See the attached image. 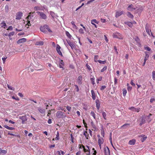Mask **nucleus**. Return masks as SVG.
Instances as JSON below:
<instances>
[{
  "label": "nucleus",
  "mask_w": 155,
  "mask_h": 155,
  "mask_svg": "<svg viewBox=\"0 0 155 155\" xmlns=\"http://www.w3.org/2000/svg\"><path fill=\"white\" fill-rule=\"evenodd\" d=\"M56 116L58 118H64L66 117L64 113L61 111H57L56 113Z\"/></svg>",
  "instance_id": "f257e3e1"
},
{
  "label": "nucleus",
  "mask_w": 155,
  "mask_h": 155,
  "mask_svg": "<svg viewBox=\"0 0 155 155\" xmlns=\"http://www.w3.org/2000/svg\"><path fill=\"white\" fill-rule=\"evenodd\" d=\"M113 37L114 38L120 39H123L122 35L119 33H114L113 35Z\"/></svg>",
  "instance_id": "f03ea898"
},
{
  "label": "nucleus",
  "mask_w": 155,
  "mask_h": 155,
  "mask_svg": "<svg viewBox=\"0 0 155 155\" xmlns=\"http://www.w3.org/2000/svg\"><path fill=\"white\" fill-rule=\"evenodd\" d=\"M145 30H146V32L149 35H150V33L151 32V35L153 37H154L153 35V34L151 32V30H149V25L148 23H147L146 24V25H145Z\"/></svg>",
  "instance_id": "7ed1b4c3"
},
{
  "label": "nucleus",
  "mask_w": 155,
  "mask_h": 155,
  "mask_svg": "<svg viewBox=\"0 0 155 155\" xmlns=\"http://www.w3.org/2000/svg\"><path fill=\"white\" fill-rule=\"evenodd\" d=\"M36 13L39 15L41 18L45 20L46 19L47 17L46 15L43 12H37Z\"/></svg>",
  "instance_id": "20e7f679"
},
{
  "label": "nucleus",
  "mask_w": 155,
  "mask_h": 155,
  "mask_svg": "<svg viewBox=\"0 0 155 155\" xmlns=\"http://www.w3.org/2000/svg\"><path fill=\"white\" fill-rule=\"evenodd\" d=\"M22 13L21 12H19L16 14V17L15 19L16 20H20L22 16Z\"/></svg>",
  "instance_id": "39448f33"
},
{
  "label": "nucleus",
  "mask_w": 155,
  "mask_h": 155,
  "mask_svg": "<svg viewBox=\"0 0 155 155\" xmlns=\"http://www.w3.org/2000/svg\"><path fill=\"white\" fill-rule=\"evenodd\" d=\"M104 154L105 155H109L110 154L109 148L107 146H106L104 147Z\"/></svg>",
  "instance_id": "423d86ee"
},
{
  "label": "nucleus",
  "mask_w": 155,
  "mask_h": 155,
  "mask_svg": "<svg viewBox=\"0 0 155 155\" xmlns=\"http://www.w3.org/2000/svg\"><path fill=\"white\" fill-rule=\"evenodd\" d=\"M61 48V47L58 44L57 45L56 50L57 51V53L59 54V55H61V56H63L62 53L60 50Z\"/></svg>",
  "instance_id": "0eeeda50"
},
{
  "label": "nucleus",
  "mask_w": 155,
  "mask_h": 155,
  "mask_svg": "<svg viewBox=\"0 0 155 155\" xmlns=\"http://www.w3.org/2000/svg\"><path fill=\"white\" fill-rule=\"evenodd\" d=\"M19 118L20 119L22 120V124H24L25 122L27 120V118L26 115L20 116L19 117Z\"/></svg>",
  "instance_id": "6e6552de"
},
{
  "label": "nucleus",
  "mask_w": 155,
  "mask_h": 155,
  "mask_svg": "<svg viewBox=\"0 0 155 155\" xmlns=\"http://www.w3.org/2000/svg\"><path fill=\"white\" fill-rule=\"evenodd\" d=\"M59 66L60 68H62L63 70L64 69L63 67L64 66V63L62 60H60Z\"/></svg>",
  "instance_id": "1a4fd4ad"
},
{
  "label": "nucleus",
  "mask_w": 155,
  "mask_h": 155,
  "mask_svg": "<svg viewBox=\"0 0 155 155\" xmlns=\"http://www.w3.org/2000/svg\"><path fill=\"white\" fill-rule=\"evenodd\" d=\"M38 109L40 113L44 115L45 114V109L41 108V107H38Z\"/></svg>",
  "instance_id": "9d476101"
},
{
  "label": "nucleus",
  "mask_w": 155,
  "mask_h": 155,
  "mask_svg": "<svg viewBox=\"0 0 155 155\" xmlns=\"http://www.w3.org/2000/svg\"><path fill=\"white\" fill-rule=\"evenodd\" d=\"M26 41V39L25 38H23L18 40L17 42L18 44L22 43L25 42Z\"/></svg>",
  "instance_id": "9b49d317"
},
{
  "label": "nucleus",
  "mask_w": 155,
  "mask_h": 155,
  "mask_svg": "<svg viewBox=\"0 0 155 155\" xmlns=\"http://www.w3.org/2000/svg\"><path fill=\"white\" fill-rule=\"evenodd\" d=\"M95 103L97 108L98 110H99L100 106V103L99 101L97 99L95 101Z\"/></svg>",
  "instance_id": "f8f14e48"
},
{
  "label": "nucleus",
  "mask_w": 155,
  "mask_h": 155,
  "mask_svg": "<svg viewBox=\"0 0 155 155\" xmlns=\"http://www.w3.org/2000/svg\"><path fill=\"white\" fill-rule=\"evenodd\" d=\"M92 97L93 99L94 100H95L96 99V95L94 91L92 90L91 91Z\"/></svg>",
  "instance_id": "ddd939ff"
},
{
  "label": "nucleus",
  "mask_w": 155,
  "mask_h": 155,
  "mask_svg": "<svg viewBox=\"0 0 155 155\" xmlns=\"http://www.w3.org/2000/svg\"><path fill=\"white\" fill-rule=\"evenodd\" d=\"M136 142V140L135 139L130 140L128 144L130 145H134L135 144Z\"/></svg>",
  "instance_id": "4468645a"
},
{
  "label": "nucleus",
  "mask_w": 155,
  "mask_h": 155,
  "mask_svg": "<svg viewBox=\"0 0 155 155\" xmlns=\"http://www.w3.org/2000/svg\"><path fill=\"white\" fill-rule=\"evenodd\" d=\"M124 13V12L123 11H122L121 12H117L116 13L115 17L116 18H118L119 16L123 14Z\"/></svg>",
  "instance_id": "2eb2a0df"
},
{
  "label": "nucleus",
  "mask_w": 155,
  "mask_h": 155,
  "mask_svg": "<svg viewBox=\"0 0 155 155\" xmlns=\"http://www.w3.org/2000/svg\"><path fill=\"white\" fill-rule=\"evenodd\" d=\"M82 77L81 76H79L77 79V81L79 84H82Z\"/></svg>",
  "instance_id": "dca6fc26"
},
{
  "label": "nucleus",
  "mask_w": 155,
  "mask_h": 155,
  "mask_svg": "<svg viewBox=\"0 0 155 155\" xmlns=\"http://www.w3.org/2000/svg\"><path fill=\"white\" fill-rule=\"evenodd\" d=\"M67 42L69 45L71 47V48L73 49L74 46V45L73 43L71 42L70 40L67 41Z\"/></svg>",
  "instance_id": "f3484780"
},
{
  "label": "nucleus",
  "mask_w": 155,
  "mask_h": 155,
  "mask_svg": "<svg viewBox=\"0 0 155 155\" xmlns=\"http://www.w3.org/2000/svg\"><path fill=\"white\" fill-rule=\"evenodd\" d=\"M95 23L97 24H98V22L96 19H93V20H92L91 21V23L92 25H94L95 28H97V25L95 24V23Z\"/></svg>",
  "instance_id": "a211bd4d"
},
{
  "label": "nucleus",
  "mask_w": 155,
  "mask_h": 155,
  "mask_svg": "<svg viewBox=\"0 0 155 155\" xmlns=\"http://www.w3.org/2000/svg\"><path fill=\"white\" fill-rule=\"evenodd\" d=\"M6 26V25L5 21H3L0 24V28H5V27Z\"/></svg>",
  "instance_id": "6ab92c4d"
},
{
  "label": "nucleus",
  "mask_w": 155,
  "mask_h": 155,
  "mask_svg": "<svg viewBox=\"0 0 155 155\" xmlns=\"http://www.w3.org/2000/svg\"><path fill=\"white\" fill-rule=\"evenodd\" d=\"M104 142V139L102 137H100L98 138V144H102Z\"/></svg>",
  "instance_id": "aec40b11"
},
{
  "label": "nucleus",
  "mask_w": 155,
  "mask_h": 155,
  "mask_svg": "<svg viewBox=\"0 0 155 155\" xmlns=\"http://www.w3.org/2000/svg\"><path fill=\"white\" fill-rule=\"evenodd\" d=\"M124 24L126 25H128L129 27H132L133 26V23L130 21H127V22H124Z\"/></svg>",
  "instance_id": "412c9836"
},
{
  "label": "nucleus",
  "mask_w": 155,
  "mask_h": 155,
  "mask_svg": "<svg viewBox=\"0 0 155 155\" xmlns=\"http://www.w3.org/2000/svg\"><path fill=\"white\" fill-rule=\"evenodd\" d=\"M145 58H144V60H145V61H147L148 59L149 58V54H148L149 53L148 52L146 51L145 52Z\"/></svg>",
  "instance_id": "4be33fe9"
},
{
  "label": "nucleus",
  "mask_w": 155,
  "mask_h": 155,
  "mask_svg": "<svg viewBox=\"0 0 155 155\" xmlns=\"http://www.w3.org/2000/svg\"><path fill=\"white\" fill-rule=\"evenodd\" d=\"M59 132L58 131H57V133L56 137L55 138H53L52 139V140H59Z\"/></svg>",
  "instance_id": "5701e85b"
},
{
  "label": "nucleus",
  "mask_w": 155,
  "mask_h": 155,
  "mask_svg": "<svg viewBox=\"0 0 155 155\" xmlns=\"http://www.w3.org/2000/svg\"><path fill=\"white\" fill-rule=\"evenodd\" d=\"M132 6V5H129L128 7L127 8V10L129 11H133V10L135 9V8H133Z\"/></svg>",
  "instance_id": "b1692460"
},
{
  "label": "nucleus",
  "mask_w": 155,
  "mask_h": 155,
  "mask_svg": "<svg viewBox=\"0 0 155 155\" xmlns=\"http://www.w3.org/2000/svg\"><path fill=\"white\" fill-rule=\"evenodd\" d=\"M83 151L84 152H90L89 147L88 146H86V148H85V149H84Z\"/></svg>",
  "instance_id": "393cba45"
},
{
  "label": "nucleus",
  "mask_w": 155,
  "mask_h": 155,
  "mask_svg": "<svg viewBox=\"0 0 155 155\" xmlns=\"http://www.w3.org/2000/svg\"><path fill=\"white\" fill-rule=\"evenodd\" d=\"M127 15L129 18H134V16L129 12H127Z\"/></svg>",
  "instance_id": "a878e982"
},
{
  "label": "nucleus",
  "mask_w": 155,
  "mask_h": 155,
  "mask_svg": "<svg viewBox=\"0 0 155 155\" xmlns=\"http://www.w3.org/2000/svg\"><path fill=\"white\" fill-rule=\"evenodd\" d=\"M91 125L92 127V130L94 131L97 128L96 126L93 123H91Z\"/></svg>",
  "instance_id": "bb28decb"
},
{
  "label": "nucleus",
  "mask_w": 155,
  "mask_h": 155,
  "mask_svg": "<svg viewBox=\"0 0 155 155\" xmlns=\"http://www.w3.org/2000/svg\"><path fill=\"white\" fill-rule=\"evenodd\" d=\"M90 115L91 116H92L95 119H96V115L95 114V113L94 112L92 111L90 113Z\"/></svg>",
  "instance_id": "cd10ccee"
},
{
  "label": "nucleus",
  "mask_w": 155,
  "mask_h": 155,
  "mask_svg": "<svg viewBox=\"0 0 155 155\" xmlns=\"http://www.w3.org/2000/svg\"><path fill=\"white\" fill-rule=\"evenodd\" d=\"M102 115L104 119L105 120H107V114L106 113L104 112H103L102 113Z\"/></svg>",
  "instance_id": "c85d7f7f"
},
{
  "label": "nucleus",
  "mask_w": 155,
  "mask_h": 155,
  "mask_svg": "<svg viewBox=\"0 0 155 155\" xmlns=\"http://www.w3.org/2000/svg\"><path fill=\"white\" fill-rule=\"evenodd\" d=\"M7 153V151L5 150H2L0 148V154H5Z\"/></svg>",
  "instance_id": "c756f323"
},
{
  "label": "nucleus",
  "mask_w": 155,
  "mask_h": 155,
  "mask_svg": "<svg viewBox=\"0 0 155 155\" xmlns=\"http://www.w3.org/2000/svg\"><path fill=\"white\" fill-rule=\"evenodd\" d=\"M98 56L97 55H96L94 57V61L95 62H98L99 60H98Z\"/></svg>",
  "instance_id": "7c9ffc66"
},
{
  "label": "nucleus",
  "mask_w": 155,
  "mask_h": 155,
  "mask_svg": "<svg viewBox=\"0 0 155 155\" xmlns=\"http://www.w3.org/2000/svg\"><path fill=\"white\" fill-rule=\"evenodd\" d=\"M44 27H45L46 28V29L47 30L50 32H52V31L49 28L48 26L47 25H45L44 26Z\"/></svg>",
  "instance_id": "2f4dec72"
},
{
  "label": "nucleus",
  "mask_w": 155,
  "mask_h": 155,
  "mask_svg": "<svg viewBox=\"0 0 155 155\" xmlns=\"http://www.w3.org/2000/svg\"><path fill=\"white\" fill-rule=\"evenodd\" d=\"M147 138V137L145 135L140 140L142 142H143L146 140Z\"/></svg>",
  "instance_id": "473e14b6"
},
{
  "label": "nucleus",
  "mask_w": 155,
  "mask_h": 155,
  "mask_svg": "<svg viewBox=\"0 0 155 155\" xmlns=\"http://www.w3.org/2000/svg\"><path fill=\"white\" fill-rule=\"evenodd\" d=\"M34 9L35 11H38V10H41L42 9H41L40 7L39 6H35L34 7Z\"/></svg>",
  "instance_id": "72a5a7b5"
},
{
  "label": "nucleus",
  "mask_w": 155,
  "mask_h": 155,
  "mask_svg": "<svg viewBox=\"0 0 155 155\" xmlns=\"http://www.w3.org/2000/svg\"><path fill=\"white\" fill-rule=\"evenodd\" d=\"M87 134V132L86 131H84V135L85 137L87 139H88V137H89V134Z\"/></svg>",
  "instance_id": "f704fd0d"
},
{
  "label": "nucleus",
  "mask_w": 155,
  "mask_h": 155,
  "mask_svg": "<svg viewBox=\"0 0 155 155\" xmlns=\"http://www.w3.org/2000/svg\"><path fill=\"white\" fill-rule=\"evenodd\" d=\"M65 34L69 38H71V36L68 31H66L65 32Z\"/></svg>",
  "instance_id": "c9c22d12"
},
{
  "label": "nucleus",
  "mask_w": 155,
  "mask_h": 155,
  "mask_svg": "<svg viewBox=\"0 0 155 155\" xmlns=\"http://www.w3.org/2000/svg\"><path fill=\"white\" fill-rule=\"evenodd\" d=\"M44 44V42L43 41H40L36 42V45H42Z\"/></svg>",
  "instance_id": "e433bc0d"
},
{
  "label": "nucleus",
  "mask_w": 155,
  "mask_h": 155,
  "mask_svg": "<svg viewBox=\"0 0 155 155\" xmlns=\"http://www.w3.org/2000/svg\"><path fill=\"white\" fill-rule=\"evenodd\" d=\"M152 78L153 80H155V71H153L152 72Z\"/></svg>",
  "instance_id": "4c0bfd02"
},
{
  "label": "nucleus",
  "mask_w": 155,
  "mask_h": 155,
  "mask_svg": "<svg viewBox=\"0 0 155 155\" xmlns=\"http://www.w3.org/2000/svg\"><path fill=\"white\" fill-rule=\"evenodd\" d=\"M5 12H8L9 10V6L8 5H7L5 7Z\"/></svg>",
  "instance_id": "58836bf2"
},
{
  "label": "nucleus",
  "mask_w": 155,
  "mask_h": 155,
  "mask_svg": "<svg viewBox=\"0 0 155 155\" xmlns=\"http://www.w3.org/2000/svg\"><path fill=\"white\" fill-rule=\"evenodd\" d=\"M98 62L101 64H104L106 63V61L105 60L104 61H102L101 60H99Z\"/></svg>",
  "instance_id": "ea45409f"
},
{
  "label": "nucleus",
  "mask_w": 155,
  "mask_h": 155,
  "mask_svg": "<svg viewBox=\"0 0 155 155\" xmlns=\"http://www.w3.org/2000/svg\"><path fill=\"white\" fill-rule=\"evenodd\" d=\"M129 85V84L128 83L127 84V86H128L127 89V90L128 91H130L132 90V87H130V86H128Z\"/></svg>",
  "instance_id": "a19ab883"
},
{
  "label": "nucleus",
  "mask_w": 155,
  "mask_h": 155,
  "mask_svg": "<svg viewBox=\"0 0 155 155\" xmlns=\"http://www.w3.org/2000/svg\"><path fill=\"white\" fill-rule=\"evenodd\" d=\"M155 101V98H154V97H152L150 100V102L151 103H152L153 101Z\"/></svg>",
  "instance_id": "79ce46f5"
},
{
  "label": "nucleus",
  "mask_w": 155,
  "mask_h": 155,
  "mask_svg": "<svg viewBox=\"0 0 155 155\" xmlns=\"http://www.w3.org/2000/svg\"><path fill=\"white\" fill-rule=\"evenodd\" d=\"M90 79L92 84L94 85L95 84V82L94 81V78H91Z\"/></svg>",
  "instance_id": "37998d69"
},
{
  "label": "nucleus",
  "mask_w": 155,
  "mask_h": 155,
  "mask_svg": "<svg viewBox=\"0 0 155 155\" xmlns=\"http://www.w3.org/2000/svg\"><path fill=\"white\" fill-rule=\"evenodd\" d=\"M123 95L124 96H125L126 95V94L127 92V90L125 89H124L123 90Z\"/></svg>",
  "instance_id": "c03bdc74"
},
{
  "label": "nucleus",
  "mask_w": 155,
  "mask_h": 155,
  "mask_svg": "<svg viewBox=\"0 0 155 155\" xmlns=\"http://www.w3.org/2000/svg\"><path fill=\"white\" fill-rule=\"evenodd\" d=\"M79 32L81 34H83L84 33V30L82 28H80L79 30Z\"/></svg>",
  "instance_id": "a18cd8bd"
},
{
  "label": "nucleus",
  "mask_w": 155,
  "mask_h": 155,
  "mask_svg": "<svg viewBox=\"0 0 155 155\" xmlns=\"http://www.w3.org/2000/svg\"><path fill=\"white\" fill-rule=\"evenodd\" d=\"M145 120L144 119H142L141 123L140 124V125H141L145 123Z\"/></svg>",
  "instance_id": "49530a36"
},
{
  "label": "nucleus",
  "mask_w": 155,
  "mask_h": 155,
  "mask_svg": "<svg viewBox=\"0 0 155 155\" xmlns=\"http://www.w3.org/2000/svg\"><path fill=\"white\" fill-rule=\"evenodd\" d=\"M107 69V67L106 66L104 67L101 70V72H102L106 70Z\"/></svg>",
  "instance_id": "de8ad7c7"
},
{
  "label": "nucleus",
  "mask_w": 155,
  "mask_h": 155,
  "mask_svg": "<svg viewBox=\"0 0 155 155\" xmlns=\"http://www.w3.org/2000/svg\"><path fill=\"white\" fill-rule=\"evenodd\" d=\"M7 57H3L2 58V59L3 61V62L4 64L5 61L6 59L7 58Z\"/></svg>",
  "instance_id": "09e8293b"
},
{
  "label": "nucleus",
  "mask_w": 155,
  "mask_h": 155,
  "mask_svg": "<svg viewBox=\"0 0 155 155\" xmlns=\"http://www.w3.org/2000/svg\"><path fill=\"white\" fill-rule=\"evenodd\" d=\"M86 67L90 71L91 70V68L90 67V66L88 64H86Z\"/></svg>",
  "instance_id": "8fccbe9b"
},
{
  "label": "nucleus",
  "mask_w": 155,
  "mask_h": 155,
  "mask_svg": "<svg viewBox=\"0 0 155 155\" xmlns=\"http://www.w3.org/2000/svg\"><path fill=\"white\" fill-rule=\"evenodd\" d=\"M145 49L148 51H150L151 50V49L150 48H149V47L147 46L146 47H144Z\"/></svg>",
  "instance_id": "3c124183"
},
{
  "label": "nucleus",
  "mask_w": 155,
  "mask_h": 155,
  "mask_svg": "<svg viewBox=\"0 0 155 155\" xmlns=\"http://www.w3.org/2000/svg\"><path fill=\"white\" fill-rule=\"evenodd\" d=\"M15 34V32L14 31H12V32H11L8 35V36H13Z\"/></svg>",
  "instance_id": "603ef678"
},
{
  "label": "nucleus",
  "mask_w": 155,
  "mask_h": 155,
  "mask_svg": "<svg viewBox=\"0 0 155 155\" xmlns=\"http://www.w3.org/2000/svg\"><path fill=\"white\" fill-rule=\"evenodd\" d=\"M7 87L10 90H13L14 89L13 87H12L10 86L9 84H7Z\"/></svg>",
  "instance_id": "864d4df0"
},
{
  "label": "nucleus",
  "mask_w": 155,
  "mask_h": 155,
  "mask_svg": "<svg viewBox=\"0 0 155 155\" xmlns=\"http://www.w3.org/2000/svg\"><path fill=\"white\" fill-rule=\"evenodd\" d=\"M66 109L68 111H70L71 109V107L69 106H67L66 107Z\"/></svg>",
  "instance_id": "5fc2aeb1"
},
{
  "label": "nucleus",
  "mask_w": 155,
  "mask_h": 155,
  "mask_svg": "<svg viewBox=\"0 0 155 155\" xmlns=\"http://www.w3.org/2000/svg\"><path fill=\"white\" fill-rule=\"evenodd\" d=\"M71 24L73 26V28H76L77 27V26L74 24V23L73 21H72L71 22Z\"/></svg>",
  "instance_id": "6e6d98bb"
},
{
  "label": "nucleus",
  "mask_w": 155,
  "mask_h": 155,
  "mask_svg": "<svg viewBox=\"0 0 155 155\" xmlns=\"http://www.w3.org/2000/svg\"><path fill=\"white\" fill-rule=\"evenodd\" d=\"M130 125L129 124H125L121 126V127H124L125 126H128Z\"/></svg>",
  "instance_id": "4d7b16f0"
},
{
  "label": "nucleus",
  "mask_w": 155,
  "mask_h": 155,
  "mask_svg": "<svg viewBox=\"0 0 155 155\" xmlns=\"http://www.w3.org/2000/svg\"><path fill=\"white\" fill-rule=\"evenodd\" d=\"M106 86H105L104 85H103L101 87L100 89L101 90H103L104 89H105L106 88Z\"/></svg>",
  "instance_id": "13d9d810"
},
{
  "label": "nucleus",
  "mask_w": 155,
  "mask_h": 155,
  "mask_svg": "<svg viewBox=\"0 0 155 155\" xmlns=\"http://www.w3.org/2000/svg\"><path fill=\"white\" fill-rule=\"evenodd\" d=\"M30 25H31L30 21H28L27 24H26V26L27 27V26H28V27H27V28H28V27Z\"/></svg>",
  "instance_id": "bf43d9fd"
},
{
  "label": "nucleus",
  "mask_w": 155,
  "mask_h": 155,
  "mask_svg": "<svg viewBox=\"0 0 155 155\" xmlns=\"http://www.w3.org/2000/svg\"><path fill=\"white\" fill-rule=\"evenodd\" d=\"M12 29H13L12 27V26H11L8 27V28H7V30H12Z\"/></svg>",
  "instance_id": "052dcab7"
},
{
  "label": "nucleus",
  "mask_w": 155,
  "mask_h": 155,
  "mask_svg": "<svg viewBox=\"0 0 155 155\" xmlns=\"http://www.w3.org/2000/svg\"><path fill=\"white\" fill-rule=\"evenodd\" d=\"M102 77L101 76L99 77V78L97 79L96 81H101L102 79Z\"/></svg>",
  "instance_id": "680f3d73"
},
{
  "label": "nucleus",
  "mask_w": 155,
  "mask_h": 155,
  "mask_svg": "<svg viewBox=\"0 0 155 155\" xmlns=\"http://www.w3.org/2000/svg\"><path fill=\"white\" fill-rule=\"evenodd\" d=\"M71 141L73 143H74V141L73 140L74 138L72 134L71 135Z\"/></svg>",
  "instance_id": "e2e57ef3"
},
{
  "label": "nucleus",
  "mask_w": 155,
  "mask_h": 155,
  "mask_svg": "<svg viewBox=\"0 0 155 155\" xmlns=\"http://www.w3.org/2000/svg\"><path fill=\"white\" fill-rule=\"evenodd\" d=\"M83 124L85 126V127H87V124L85 122V120L84 119L83 120Z\"/></svg>",
  "instance_id": "0e129e2a"
},
{
  "label": "nucleus",
  "mask_w": 155,
  "mask_h": 155,
  "mask_svg": "<svg viewBox=\"0 0 155 155\" xmlns=\"http://www.w3.org/2000/svg\"><path fill=\"white\" fill-rule=\"evenodd\" d=\"M75 86L76 87V91L77 92H78L79 91V89L78 88V86L77 85H75Z\"/></svg>",
  "instance_id": "69168bd1"
},
{
  "label": "nucleus",
  "mask_w": 155,
  "mask_h": 155,
  "mask_svg": "<svg viewBox=\"0 0 155 155\" xmlns=\"http://www.w3.org/2000/svg\"><path fill=\"white\" fill-rule=\"evenodd\" d=\"M133 81V80H132L130 81V84L132 85L133 86H135V84L134 83Z\"/></svg>",
  "instance_id": "338daca9"
},
{
  "label": "nucleus",
  "mask_w": 155,
  "mask_h": 155,
  "mask_svg": "<svg viewBox=\"0 0 155 155\" xmlns=\"http://www.w3.org/2000/svg\"><path fill=\"white\" fill-rule=\"evenodd\" d=\"M135 40L137 42H138L140 41V39L138 37H137L135 38Z\"/></svg>",
  "instance_id": "774afa93"
}]
</instances>
